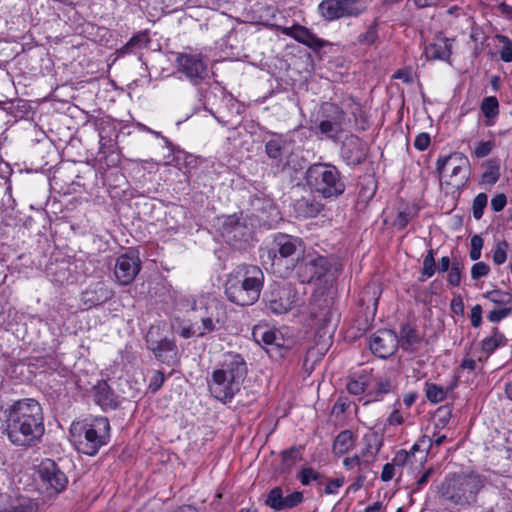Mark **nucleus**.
<instances>
[{"label": "nucleus", "instance_id": "1", "mask_svg": "<svg viewBox=\"0 0 512 512\" xmlns=\"http://www.w3.org/2000/svg\"><path fill=\"white\" fill-rule=\"evenodd\" d=\"M3 433L11 444L18 447H34L40 443L44 433L42 407L32 398L15 401L4 412Z\"/></svg>", "mask_w": 512, "mask_h": 512}, {"label": "nucleus", "instance_id": "2", "mask_svg": "<svg viewBox=\"0 0 512 512\" xmlns=\"http://www.w3.org/2000/svg\"><path fill=\"white\" fill-rule=\"evenodd\" d=\"M264 284V273L256 265H241L230 273L225 282L228 300L239 306H250L258 301Z\"/></svg>", "mask_w": 512, "mask_h": 512}, {"label": "nucleus", "instance_id": "3", "mask_svg": "<svg viewBox=\"0 0 512 512\" xmlns=\"http://www.w3.org/2000/svg\"><path fill=\"white\" fill-rule=\"evenodd\" d=\"M247 374V365L238 353L226 355L223 367L212 372L208 380L211 395L223 403L229 402L240 391L241 382Z\"/></svg>", "mask_w": 512, "mask_h": 512}, {"label": "nucleus", "instance_id": "4", "mask_svg": "<svg viewBox=\"0 0 512 512\" xmlns=\"http://www.w3.org/2000/svg\"><path fill=\"white\" fill-rule=\"evenodd\" d=\"M70 434L80 453L94 456L110 439V423L106 417H95L90 421L73 423Z\"/></svg>", "mask_w": 512, "mask_h": 512}, {"label": "nucleus", "instance_id": "5", "mask_svg": "<svg viewBox=\"0 0 512 512\" xmlns=\"http://www.w3.org/2000/svg\"><path fill=\"white\" fill-rule=\"evenodd\" d=\"M483 487V480L475 473H453L437 486V492L445 501L455 505H470Z\"/></svg>", "mask_w": 512, "mask_h": 512}, {"label": "nucleus", "instance_id": "6", "mask_svg": "<svg viewBox=\"0 0 512 512\" xmlns=\"http://www.w3.org/2000/svg\"><path fill=\"white\" fill-rule=\"evenodd\" d=\"M305 179L310 189L324 198H336L344 193L346 187L340 171L329 163L310 165Z\"/></svg>", "mask_w": 512, "mask_h": 512}, {"label": "nucleus", "instance_id": "7", "mask_svg": "<svg viewBox=\"0 0 512 512\" xmlns=\"http://www.w3.org/2000/svg\"><path fill=\"white\" fill-rule=\"evenodd\" d=\"M222 236L230 246L242 249L252 240L253 229L242 215H229L223 222Z\"/></svg>", "mask_w": 512, "mask_h": 512}, {"label": "nucleus", "instance_id": "8", "mask_svg": "<svg viewBox=\"0 0 512 512\" xmlns=\"http://www.w3.org/2000/svg\"><path fill=\"white\" fill-rule=\"evenodd\" d=\"M332 268V260L326 256L308 254L298 260L295 269L301 283H311L327 275Z\"/></svg>", "mask_w": 512, "mask_h": 512}, {"label": "nucleus", "instance_id": "9", "mask_svg": "<svg viewBox=\"0 0 512 512\" xmlns=\"http://www.w3.org/2000/svg\"><path fill=\"white\" fill-rule=\"evenodd\" d=\"M366 8L365 0H322L318 7L321 15L329 21L358 16Z\"/></svg>", "mask_w": 512, "mask_h": 512}, {"label": "nucleus", "instance_id": "10", "mask_svg": "<svg viewBox=\"0 0 512 512\" xmlns=\"http://www.w3.org/2000/svg\"><path fill=\"white\" fill-rule=\"evenodd\" d=\"M263 301L269 312L280 315L289 312L295 302V293L290 285L274 283L265 292Z\"/></svg>", "mask_w": 512, "mask_h": 512}, {"label": "nucleus", "instance_id": "11", "mask_svg": "<svg viewBox=\"0 0 512 512\" xmlns=\"http://www.w3.org/2000/svg\"><path fill=\"white\" fill-rule=\"evenodd\" d=\"M322 119L316 129L328 138L335 139L344 130L345 112L336 104L326 102L321 106Z\"/></svg>", "mask_w": 512, "mask_h": 512}, {"label": "nucleus", "instance_id": "12", "mask_svg": "<svg viewBox=\"0 0 512 512\" xmlns=\"http://www.w3.org/2000/svg\"><path fill=\"white\" fill-rule=\"evenodd\" d=\"M38 474L42 485L49 494H59L67 487L68 477L51 459H45L41 462Z\"/></svg>", "mask_w": 512, "mask_h": 512}, {"label": "nucleus", "instance_id": "13", "mask_svg": "<svg viewBox=\"0 0 512 512\" xmlns=\"http://www.w3.org/2000/svg\"><path fill=\"white\" fill-rule=\"evenodd\" d=\"M399 346L398 335L388 329L379 330L370 337L369 348L379 358L392 356Z\"/></svg>", "mask_w": 512, "mask_h": 512}, {"label": "nucleus", "instance_id": "14", "mask_svg": "<svg viewBox=\"0 0 512 512\" xmlns=\"http://www.w3.org/2000/svg\"><path fill=\"white\" fill-rule=\"evenodd\" d=\"M146 343L148 349L153 352L154 356L159 361L170 364L175 360L177 355V345L174 339L156 338L154 328L151 327L146 336Z\"/></svg>", "mask_w": 512, "mask_h": 512}, {"label": "nucleus", "instance_id": "15", "mask_svg": "<svg viewBox=\"0 0 512 512\" xmlns=\"http://www.w3.org/2000/svg\"><path fill=\"white\" fill-rule=\"evenodd\" d=\"M303 250V241L299 237L278 233L273 239V248L267 250L268 258L274 261L277 253L281 258H287Z\"/></svg>", "mask_w": 512, "mask_h": 512}, {"label": "nucleus", "instance_id": "16", "mask_svg": "<svg viewBox=\"0 0 512 512\" xmlns=\"http://www.w3.org/2000/svg\"><path fill=\"white\" fill-rule=\"evenodd\" d=\"M140 268L141 261L138 255L126 253L117 258L114 274L121 285H128L135 279Z\"/></svg>", "mask_w": 512, "mask_h": 512}, {"label": "nucleus", "instance_id": "17", "mask_svg": "<svg viewBox=\"0 0 512 512\" xmlns=\"http://www.w3.org/2000/svg\"><path fill=\"white\" fill-rule=\"evenodd\" d=\"M341 155L347 164L359 165L366 159V144L358 136L350 135L342 144Z\"/></svg>", "mask_w": 512, "mask_h": 512}, {"label": "nucleus", "instance_id": "18", "mask_svg": "<svg viewBox=\"0 0 512 512\" xmlns=\"http://www.w3.org/2000/svg\"><path fill=\"white\" fill-rule=\"evenodd\" d=\"M113 294V290L105 283L99 281L90 285L82 293V301L84 305L91 308L109 301L113 297Z\"/></svg>", "mask_w": 512, "mask_h": 512}, {"label": "nucleus", "instance_id": "19", "mask_svg": "<svg viewBox=\"0 0 512 512\" xmlns=\"http://www.w3.org/2000/svg\"><path fill=\"white\" fill-rule=\"evenodd\" d=\"M323 204L315 196L308 195L295 200L293 209L299 218L316 217L322 210Z\"/></svg>", "mask_w": 512, "mask_h": 512}, {"label": "nucleus", "instance_id": "20", "mask_svg": "<svg viewBox=\"0 0 512 512\" xmlns=\"http://www.w3.org/2000/svg\"><path fill=\"white\" fill-rule=\"evenodd\" d=\"M281 31L283 34L294 38L298 42L303 43L310 48L322 47L324 43L304 26L294 25L292 27H283Z\"/></svg>", "mask_w": 512, "mask_h": 512}, {"label": "nucleus", "instance_id": "21", "mask_svg": "<svg viewBox=\"0 0 512 512\" xmlns=\"http://www.w3.org/2000/svg\"><path fill=\"white\" fill-rule=\"evenodd\" d=\"M94 401L103 410H114L119 405L118 397L105 381L98 383L94 387Z\"/></svg>", "mask_w": 512, "mask_h": 512}, {"label": "nucleus", "instance_id": "22", "mask_svg": "<svg viewBox=\"0 0 512 512\" xmlns=\"http://www.w3.org/2000/svg\"><path fill=\"white\" fill-rule=\"evenodd\" d=\"M427 60L449 61L451 55V44L447 39H440L429 44L424 51Z\"/></svg>", "mask_w": 512, "mask_h": 512}, {"label": "nucleus", "instance_id": "23", "mask_svg": "<svg viewBox=\"0 0 512 512\" xmlns=\"http://www.w3.org/2000/svg\"><path fill=\"white\" fill-rule=\"evenodd\" d=\"M447 165H455L458 168H470V162L467 156L461 152H454L448 156L438 158L436 170L440 175V180L445 179V170Z\"/></svg>", "mask_w": 512, "mask_h": 512}, {"label": "nucleus", "instance_id": "24", "mask_svg": "<svg viewBox=\"0 0 512 512\" xmlns=\"http://www.w3.org/2000/svg\"><path fill=\"white\" fill-rule=\"evenodd\" d=\"M177 73L179 79L183 75L193 85H198L210 78L208 66H179Z\"/></svg>", "mask_w": 512, "mask_h": 512}, {"label": "nucleus", "instance_id": "25", "mask_svg": "<svg viewBox=\"0 0 512 512\" xmlns=\"http://www.w3.org/2000/svg\"><path fill=\"white\" fill-rule=\"evenodd\" d=\"M399 346L408 352H413L421 342V336L416 329L409 324H404L400 330Z\"/></svg>", "mask_w": 512, "mask_h": 512}, {"label": "nucleus", "instance_id": "26", "mask_svg": "<svg viewBox=\"0 0 512 512\" xmlns=\"http://www.w3.org/2000/svg\"><path fill=\"white\" fill-rule=\"evenodd\" d=\"M450 170L448 175H445V178L448 177L449 180L441 181V183H445L446 185H450L453 188H462L468 182L470 177V168H458L455 165H447V168Z\"/></svg>", "mask_w": 512, "mask_h": 512}, {"label": "nucleus", "instance_id": "27", "mask_svg": "<svg viewBox=\"0 0 512 512\" xmlns=\"http://www.w3.org/2000/svg\"><path fill=\"white\" fill-rule=\"evenodd\" d=\"M37 504L27 497H17L11 499L0 512H36Z\"/></svg>", "mask_w": 512, "mask_h": 512}, {"label": "nucleus", "instance_id": "28", "mask_svg": "<svg viewBox=\"0 0 512 512\" xmlns=\"http://www.w3.org/2000/svg\"><path fill=\"white\" fill-rule=\"evenodd\" d=\"M354 445L353 433L350 430L340 432L334 440L333 451L335 454H346Z\"/></svg>", "mask_w": 512, "mask_h": 512}, {"label": "nucleus", "instance_id": "29", "mask_svg": "<svg viewBox=\"0 0 512 512\" xmlns=\"http://www.w3.org/2000/svg\"><path fill=\"white\" fill-rule=\"evenodd\" d=\"M149 42L147 32H139L134 35L121 49L117 50L118 57L128 53H135Z\"/></svg>", "mask_w": 512, "mask_h": 512}, {"label": "nucleus", "instance_id": "30", "mask_svg": "<svg viewBox=\"0 0 512 512\" xmlns=\"http://www.w3.org/2000/svg\"><path fill=\"white\" fill-rule=\"evenodd\" d=\"M275 331L267 329L265 326L256 325L252 329V336L258 344L270 347L273 346V341L276 340Z\"/></svg>", "mask_w": 512, "mask_h": 512}, {"label": "nucleus", "instance_id": "31", "mask_svg": "<svg viewBox=\"0 0 512 512\" xmlns=\"http://www.w3.org/2000/svg\"><path fill=\"white\" fill-rule=\"evenodd\" d=\"M507 339L497 328H493L492 335L482 341V350L488 354L494 352L497 348L504 346Z\"/></svg>", "mask_w": 512, "mask_h": 512}, {"label": "nucleus", "instance_id": "32", "mask_svg": "<svg viewBox=\"0 0 512 512\" xmlns=\"http://www.w3.org/2000/svg\"><path fill=\"white\" fill-rule=\"evenodd\" d=\"M496 47L503 62H512V41L504 35L495 36Z\"/></svg>", "mask_w": 512, "mask_h": 512}, {"label": "nucleus", "instance_id": "33", "mask_svg": "<svg viewBox=\"0 0 512 512\" xmlns=\"http://www.w3.org/2000/svg\"><path fill=\"white\" fill-rule=\"evenodd\" d=\"M500 178V166L498 161L489 160L486 164V170L481 176L482 183L494 185Z\"/></svg>", "mask_w": 512, "mask_h": 512}, {"label": "nucleus", "instance_id": "34", "mask_svg": "<svg viewBox=\"0 0 512 512\" xmlns=\"http://www.w3.org/2000/svg\"><path fill=\"white\" fill-rule=\"evenodd\" d=\"M265 151L268 157L277 162L279 165L282 162V156L284 152L283 141L279 139H273L265 144Z\"/></svg>", "mask_w": 512, "mask_h": 512}, {"label": "nucleus", "instance_id": "35", "mask_svg": "<svg viewBox=\"0 0 512 512\" xmlns=\"http://www.w3.org/2000/svg\"><path fill=\"white\" fill-rule=\"evenodd\" d=\"M447 390H445L443 387L434 384V383H425V394L427 399L432 403H439L443 400H445L447 396Z\"/></svg>", "mask_w": 512, "mask_h": 512}, {"label": "nucleus", "instance_id": "36", "mask_svg": "<svg viewBox=\"0 0 512 512\" xmlns=\"http://www.w3.org/2000/svg\"><path fill=\"white\" fill-rule=\"evenodd\" d=\"M481 111L488 119H494L499 114V103L495 96H488L482 100Z\"/></svg>", "mask_w": 512, "mask_h": 512}, {"label": "nucleus", "instance_id": "37", "mask_svg": "<svg viewBox=\"0 0 512 512\" xmlns=\"http://www.w3.org/2000/svg\"><path fill=\"white\" fill-rule=\"evenodd\" d=\"M484 297L489 299L491 302L497 305H511L512 304V294L507 291H502L499 289H495L492 291H488L484 294Z\"/></svg>", "mask_w": 512, "mask_h": 512}, {"label": "nucleus", "instance_id": "38", "mask_svg": "<svg viewBox=\"0 0 512 512\" xmlns=\"http://www.w3.org/2000/svg\"><path fill=\"white\" fill-rule=\"evenodd\" d=\"M265 502L270 508L276 511L284 510V496L282 489L280 487H274L269 492Z\"/></svg>", "mask_w": 512, "mask_h": 512}, {"label": "nucleus", "instance_id": "39", "mask_svg": "<svg viewBox=\"0 0 512 512\" xmlns=\"http://www.w3.org/2000/svg\"><path fill=\"white\" fill-rule=\"evenodd\" d=\"M301 447H291L281 452L282 465L286 469L292 467L298 460L301 459Z\"/></svg>", "mask_w": 512, "mask_h": 512}, {"label": "nucleus", "instance_id": "40", "mask_svg": "<svg viewBox=\"0 0 512 512\" xmlns=\"http://www.w3.org/2000/svg\"><path fill=\"white\" fill-rule=\"evenodd\" d=\"M452 415V408L449 405H443L439 407L435 414V426L436 428L443 429L447 426Z\"/></svg>", "mask_w": 512, "mask_h": 512}, {"label": "nucleus", "instance_id": "41", "mask_svg": "<svg viewBox=\"0 0 512 512\" xmlns=\"http://www.w3.org/2000/svg\"><path fill=\"white\" fill-rule=\"evenodd\" d=\"M392 391V382L388 377H380L374 387V400H379L384 394Z\"/></svg>", "mask_w": 512, "mask_h": 512}, {"label": "nucleus", "instance_id": "42", "mask_svg": "<svg viewBox=\"0 0 512 512\" xmlns=\"http://www.w3.org/2000/svg\"><path fill=\"white\" fill-rule=\"evenodd\" d=\"M488 203V197L485 193H479L473 200L472 204V212L473 217L476 220H479L482 218L484 209L487 206Z\"/></svg>", "mask_w": 512, "mask_h": 512}, {"label": "nucleus", "instance_id": "43", "mask_svg": "<svg viewBox=\"0 0 512 512\" xmlns=\"http://www.w3.org/2000/svg\"><path fill=\"white\" fill-rule=\"evenodd\" d=\"M463 265H461L458 261L452 262L451 268L448 271L447 281L449 285L453 287L459 286L461 282Z\"/></svg>", "mask_w": 512, "mask_h": 512}, {"label": "nucleus", "instance_id": "44", "mask_svg": "<svg viewBox=\"0 0 512 512\" xmlns=\"http://www.w3.org/2000/svg\"><path fill=\"white\" fill-rule=\"evenodd\" d=\"M494 147L495 143L493 140L480 141L476 143L472 155L475 156L476 158H484L492 152Z\"/></svg>", "mask_w": 512, "mask_h": 512}, {"label": "nucleus", "instance_id": "45", "mask_svg": "<svg viewBox=\"0 0 512 512\" xmlns=\"http://www.w3.org/2000/svg\"><path fill=\"white\" fill-rule=\"evenodd\" d=\"M302 485H309L312 481H318L322 478L321 474L311 467L303 468L298 475Z\"/></svg>", "mask_w": 512, "mask_h": 512}, {"label": "nucleus", "instance_id": "46", "mask_svg": "<svg viewBox=\"0 0 512 512\" xmlns=\"http://www.w3.org/2000/svg\"><path fill=\"white\" fill-rule=\"evenodd\" d=\"M507 249L508 243L506 241H500L496 244V247L493 251V262L496 265L503 264L507 259Z\"/></svg>", "mask_w": 512, "mask_h": 512}, {"label": "nucleus", "instance_id": "47", "mask_svg": "<svg viewBox=\"0 0 512 512\" xmlns=\"http://www.w3.org/2000/svg\"><path fill=\"white\" fill-rule=\"evenodd\" d=\"M381 442L376 437H373V443L370 441L367 443L366 451L362 454L365 462L373 461L379 452Z\"/></svg>", "mask_w": 512, "mask_h": 512}, {"label": "nucleus", "instance_id": "48", "mask_svg": "<svg viewBox=\"0 0 512 512\" xmlns=\"http://www.w3.org/2000/svg\"><path fill=\"white\" fill-rule=\"evenodd\" d=\"M483 247V239L479 235H474L471 238V250L469 257L473 261H477L481 257V250Z\"/></svg>", "mask_w": 512, "mask_h": 512}, {"label": "nucleus", "instance_id": "49", "mask_svg": "<svg viewBox=\"0 0 512 512\" xmlns=\"http://www.w3.org/2000/svg\"><path fill=\"white\" fill-rule=\"evenodd\" d=\"M490 267L485 262H476L471 268V278L473 280H478L482 277H485L489 274Z\"/></svg>", "mask_w": 512, "mask_h": 512}, {"label": "nucleus", "instance_id": "50", "mask_svg": "<svg viewBox=\"0 0 512 512\" xmlns=\"http://www.w3.org/2000/svg\"><path fill=\"white\" fill-rule=\"evenodd\" d=\"M201 322L203 330L196 334L197 337H203L206 333L213 332L216 329V324L220 323V319L208 316L202 318Z\"/></svg>", "mask_w": 512, "mask_h": 512}, {"label": "nucleus", "instance_id": "51", "mask_svg": "<svg viewBox=\"0 0 512 512\" xmlns=\"http://www.w3.org/2000/svg\"><path fill=\"white\" fill-rule=\"evenodd\" d=\"M512 313V307H504L500 309H495L489 312L487 318L492 323H497L508 317Z\"/></svg>", "mask_w": 512, "mask_h": 512}, {"label": "nucleus", "instance_id": "52", "mask_svg": "<svg viewBox=\"0 0 512 512\" xmlns=\"http://www.w3.org/2000/svg\"><path fill=\"white\" fill-rule=\"evenodd\" d=\"M437 270L435 260H423V268L419 281L424 282L426 279L432 277Z\"/></svg>", "mask_w": 512, "mask_h": 512}, {"label": "nucleus", "instance_id": "53", "mask_svg": "<svg viewBox=\"0 0 512 512\" xmlns=\"http://www.w3.org/2000/svg\"><path fill=\"white\" fill-rule=\"evenodd\" d=\"M378 38L376 25H370L364 34L359 36V42L365 45L375 43Z\"/></svg>", "mask_w": 512, "mask_h": 512}, {"label": "nucleus", "instance_id": "54", "mask_svg": "<svg viewBox=\"0 0 512 512\" xmlns=\"http://www.w3.org/2000/svg\"><path fill=\"white\" fill-rule=\"evenodd\" d=\"M412 218H413V215L411 214L410 211H400L397 214V216L393 222V225L398 230H403L408 225V223L411 221Z\"/></svg>", "mask_w": 512, "mask_h": 512}, {"label": "nucleus", "instance_id": "55", "mask_svg": "<svg viewBox=\"0 0 512 512\" xmlns=\"http://www.w3.org/2000/svg\"><path fill=\"white\" fill-rule=\"evenodd\" d=\"M303 502V494L299 491H294L288 496L284 497V510L291 509Z\"/></svg>", "mask_w": 512, "mask_h": 512}, {"label": "nucleus", "instance_id": "56", "mask_svg": "<svg viewBox=\"0 0 512 512\" xmlns=\"http://www.w3.org/2000/svg\"><path fill=\"white\" fill-rule=\"evenodd\" d=\"M366 384L361 379H351L347 383V391L352 395H360L365 391Z\"/></svg>", "mask_w": 512, "mask_h": 512}, {"label": "nucleus", "instance_id": "57", "mask_svg": "<svg viewBox=\"0 0 512 512\" xmlns=\"http://www.w3.org/2000/svg\"><path fill=\"white\" fill-rule=\"evenodd\" d=\"M430 145V135L428 133H420L414 140V147L419 151H424Z\"/></svg>", "mask_w": 512, "mask_h": 512}, {"label": "nucleus", "instance_id": "58", "mask_svg": "<svg viewBox=\"0 0 512 512\" xmlns=\"http://www.w3.org/2000/svg\"><path fill=\"white\" fill-rule=\"evenodd\" d=\"M507 204L506 195L503 193L495 195L491 200V208L494 212L502 211Z\"/></svg>", "mask_w": 512, "mask_h": 512}, {"label": "nucleus", "instance_id": "59", "mask_svg": "<svg viewBox=\"0 0 512 512\" xmlns=\"http://www.w3.org/2000/svg\"><path fill=\"white\" fill-rule=\"evenodd\" d=\"M164 380V374L161 371H156L150 380L149 388L153 392L158 391L162 387Z\"/></svg>", "mask_w": 512, "mask_h": 512}, {"label": "nucleus", "instance_id": "60", "mask_svg": "<svg viewBox=\"0 0 512 512\" xmlns=\"http://www.w3.org/2000/svg\"><path fill=\"white\" fill-rule=\"evenodd\" d=\"M471 325L475 328L479 327L482 322V307L477 304L471 309Z\"/></svg>", "mask_w": 512, "mask_h": 512}, {"label": "nucleus", "instance_id": "61", "mask_svg": "<svg viewBox=\"0 0 512 512\" xmlns=\"http://www.w3.org/2000/svg\"><path fill=\"white\" fill-rule=\"evenodd\" d=\"M410 458H411V455L408 451L400 450L396 453L392 463L395 466H404L405 464L408 463Z\"/></svg>", "mask_w": 512, "mask_h": 512}, {"label": "nucleus", "instance_id": "62", "mask_svg": "<svg viewBox=\"0 0 512 512\" xmlns=\"http://www.w3.org/2000/svg\"><path fill=\"white\" fill-rule=\"evenodd\" d=\"M343 478L331 479L328 481L324 491L326 494H335L338 489L343 485Z\"/></svg>", "mask_w": 512, "mask_h": 512}, {"label": "nucleus", "instance_id": "63", "mask_svg": "<svg viewBox=\"0 0 512 512\" xmlns=\"http://www.w3.org/2000/svg\"><path fill=\"white\" fill-rule=\"evenodd\" d=\"M393 78L400 79L404 83H411L413 81L412 73L407 67L399 69L396 73L393 74Z\"/></svg>", "mask_w": 512, "mask_h": 512}, {"label": "nucleus", "instance_id": "64", "mask_svg": "<svg viewBox=\"0 0 512 512\" xmlns=\"http://www.w3.org/2000/svg\"><path fill=\"white\" fill-rule=\"evenodd\" d=\"M394 464L393 463H386L384 466H383V469H382V473H381V480L384 481V482H388L390 481L393 477H394V472H395V468H394Z\"/></svg>", "mask_w": 512, "mask_h": 512}]
</instances>
